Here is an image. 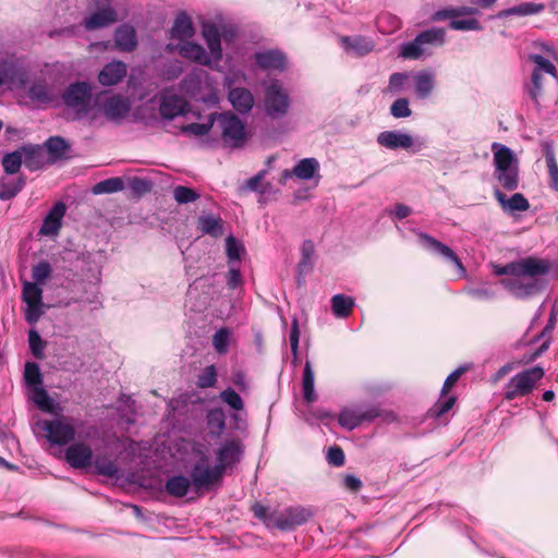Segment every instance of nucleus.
<instances>
[{
	"label": "nucleus",
	"mask_w": 558,
	"mask_h": 558,
	"mask_svg": "<svg viewBox=\"0 0 558 558\" xmlns=\"http://www.w3.org/2000/svg\"><path fill=\"white\" fill-rule=\"evenodd\" d=\"M550 263L537 257H526L515 262V278H506L501 283L517 296H524L534 293L536 284L533 281L539 276L547 274Z\"/></svg>",
	"instance_id": "1"
},
{
	"label": "nucleus",
	"mask_w": 558,
	"mask_h": 558,
	"mask_svg": "<svg viewBox=\"0 0 558 558\" xmlns=\"http://www.w3.org/2000/svg\"><path fill=\"white\" fill-rule=\"evenodd\" d=\"M494 179L507 191L519 186V160L508 146L494 142L492 144Z\"/></svg>",
	"instance_id": "2"
},
{
	"label": "nucleus",
	"mask_w": 558,
	"mask_h": 558,
	"mask_svg": "<svg viewBox=\"0 0 558 558\" xmlns=\"http://www.w3.org/2000/svg\"><path fill=\"white\" fill-rule=\"evenodd\" d=\"M445 29L440 27L421 32L412 41L401 45L399 57L404 60H418L432 48L441 46L445 43Z\"/></svg>",
	"instance_id": "3"
},
{
	"label": "nucleus",
	"mask_w": 558,
	"mask_h": 558,
	"mask_svg": "<svg viewBox=\"0 0 558 558\" xmlns=\"http://www.w3.org/2000/svg\"><path fill=\"white\" fill-rule=\"evenodd\" d=\"M290 96L278 81H271L265 89L264 106L266 114L272 120L283 118L290 108Z\"/></svg>",
	"instance_id": "4"
},
{
	"label": "nucleus",
	"mask_w": 558,
	"mask_h": 558,
	"mask_svg": "<svg viewBox=\"0 0 558 558\" xmlns=\"http://www.w3.org/2000/svg\"><path fill=\"white\" fill-rule=\"evenodd\" d=\"M221 136L227 146L240 148L246 143L244 123L232 112L216 113Z\"/></svg>",
	"instance_id": "5"
},
{
	"label": "nucleus",
	"mask_w": 558,
	"mask_h": 558,
	"mask_svg": "<svg viewBox=\"0 0 558 558\" xmlns=\"http://www.w3.org/2000/svg\"><path fill=\"white\" fill-rule=\"evenodd\" d=\"M93 89L87 82L70 84L62 93V100L69 108L74 109L77 116L87 114L90 109Z\"/></svg>",
	"instance_id": "6"
},
{
	"label": "nucleus",
	"mask_w": 558,
	"mask_h": 558,
	"mask_svg": "<svg viewBox=\"0 0 558 558\" xmlns=\"http://www.w3.org/2000/svg\"><path fill=\"white\" fill-rule=\"evenodd\" d=\"M222 476L221 466H211L209 458L204 453L193 464L190 471V480L196 490L209 488L210 486L219 483L222 480Z\"/></svg>",
	"instance_id": "7"
},
{
	"label": "nucleus",
	"mask_w": 558,
	"mask_h": 558,
	"mask_svg": "<svg viewBox=\"0 0 558 558\" xmlns=\"http://www.w3.org/2000/svg\"><path fill=\"white\" fill-rule=\"evenodd\" d=\"M311 517V512L302 507H289L283 511H274L270 514L271 527L280 531L293 530L305 523Z\"/></svg>",
	"instance_id": "8"
},
{
	"label": "nucleus",
	"mask_w": 558,
	"mask_h": 558,
	"mask_svg": "<svg viewBox=\"0 0 558 558\" xmlns=\"http://www.w3.org/2000/svg\"><path fill=\"white\" fill-rule=\"evenodd\" d=\"M43 428L47 432V439L54 445H65L74 439V426L64 418L45 421Z\"/></svg>",
	"instance_id": "9"
},
{
	"label": "nucleus",
	"mask_w": 558,
	"mask_h": 558,
	"mask_svg": "<svg viewBox=\"0 0 558 558\" xmlns=\"http://www.w3.org/2000/svg\"><path fill=\"white\" fill-rule=\"evenodd\" d=\"M379 416H381V411L377 407H372L363 412L347 408L339 413L338 423L343 428L352 430L363 422H371Z\"/></svg>",
	"instance_id": "10"
},
{
	"label": "nucleus",
	"mask_w": 558,
	"mask_h": 558,
	"mask_svg": "<svg viewBox=\"0 0 558 558\" xmlns=\"http://www.w3.org/2000/svg\"><path fill=\"white\" fill-rule=\"evenodd\" d=\"M189 111L187 101L180 95L165 93L160 98L159 112L163 119L172 120Z\"/></svg>",
	"instance_id": "11"
},
{
	"label": "nucleus",
	"mask_w": 558,
	"mask_h": 558,
	"mask_svg": "<svg viewBox=\"0 0 558 558\" xmlns=\"http://www.w3.org/2000/svg\"><path fill=\"white\" fill-rule=\"evenodd\" d=\"M131 105L128 98L113 95L105 99L101 106L104 116L109 121H120L130 112Z\"/></svg>",
	"instance_id": "12"
},
{
	"label": "nucleus",
	"mask_w": 558,
	"mask_h": 558,
	"mask_svg": "<svg viewBox=\"0 0 558 558\" xmlns=\"http://www.w3.org/2000/svg\"><path fill=\"white\" fill-rule=\"evenodd\" d=\"M65 460L74 469H86L92 466L93 450L84 442L73 444L65 450Z\"/></svg>",
	"instance_id": "13"
},
{
	"label": "nucleus",
	"mask_w": 558,
	"mask_h": 558,
	"mask_svg": "<svg viewBox=\"0 0 558 558\" xmlns=\"http://www.w3.org/2000/svg\"><path fill=\"white\" fill-rule=\"evenodd\" d=\"M242 453V445L239 440L232 439L226 441L217 450V466H221V474L223 475L226 469L240 460Z\"/></svg>",
	"instance_id": "14"
},
{
	"label": "nucleus",
	"mask_w": 558,
	"mask_h": 558,
	"mask_svg": "<svg viewBox=\"0 0 558 558\" xmlns=\"http://www.w3.org/2000/svg\"><path fill=\"white\" fill-rule=\"evenodd\" d=\"M254 59L262 70L283 71L287 66L286 54L277 49L256 52Z\"/></svg>",
	"instance_id": "15"
},
{
	"label": "nucleus",
	"mask_w": 558,
	"mask_h": 558,
	"mask_svg": "<svg viewBox=\"0 0 558 558\" xmlns=\"http://www.w3.org/2000/svg\"><path fill=\"white\" fill-rule=\"evenodd\" d=\"M494 196L506 214L526 211L530 208L529 201L521 193H514L511 197H507L499 189H495Z\"/></svg>",
	"instance_id": "16"
},
{
	"label": "nucleus",
	"mask_w": 558,
	"mask_h": 558,
	"mask_svg": "<svg viewBox=\"0 0 558 558\" xmlns=\"http://www.w3.org/2000/svg\"><path fill=\"white\" fill-rule=\"evenodd\" d=\"M377 143L388 149H409L413 146V137L396 131H384L378 134Z\"/></svg>",
	"instance_id": "17"
},
{
	"label": "nucleus",
	"mask_w": 558,
	"mask_h": 558,
	"mask_svg": "<svg viewBox=\"0 0 558 558\" xmlns=\"http://www.w3.org/2000/svg\"><path fill=\"white\" fill-rule=\"evenodd\" d=\"M480 14L476 8H456V31H481L482 25L476 19Z\"/></svg>",
	"instance_id": "18"
},
{
	"label": "nucleus",
	"mask_w": 558,
	"mask_h": 558,
	"mask_svg": "<svg viewBox=\"0 0 558 558\" xmlns=\"http://www.w3.org/2000/svg\"><path fill=\"white\" fill-rule=\"evenodd\" d=\"M65 214V205L58 202L49 210L40 227L39 233L43 235H56L61 229V220Z\"/></svg>",
	"instance_id": "19"
},
{
	"label": "nucleus",
	"mask_w": 558,
	"mask_h": 558,
	"mask_svg": "<svg viewBox=\"0 0 558 558\" xmlns=\"http://www.w3.org/2000/svg\"><path fill=\"white\" fill-rule=\"evenodd\" d=\"M126 75V65L122 61H112L106 64L99 72L98 81L104 86H112L120 83Z\"/></svg>",
	"instance_id": "20"
},
{
	"label": "nucleus",
	"mask_w": 558,
	"mask_h": 558,
	"mask_svg": "<svg viewBox=\"0 0 558 558\" xmlns=\"http://www.w3.org/2000/svg\"><path fill=\"white\" fill-rule=\"evenodd\" d=\"M24 166L31 171H36L41 169L48 159L45 157V153L41 146L39 145H23L21 146Z\"/></svg>",
	"instance_id": "21"
},
{
	"label": "nucleus",
	"mask_w": 558,
	"mask_h": 558,
	"mask_svg": "<svg viewBox=\"0 0 558 558\" xmlns=\"http://www.w3.org/2000/svg\"><path fill=\"white\" fill-rule=\"evenodd\" d=\"M179 53L189 60H192L202 65H210L211 58L206 50L198 44L192 41H184L178 47Z\"/></svg>",
	"instance_id": "22"
},
{
	"label": "nucleus",
	"mask_w": 558,
	"mask_h": 558,
	"mask_svg": "<svg viewBox=\"0 0 558 558\" xmlns=\"http://www.w3.org/2000/svg\"><path fill=\"white\" fill-rule=\"evenodd\" d=\"M118 21L117 12L112 8H102L85 20L84 26L94 31L109 26Z\"/></svg>",
	"instance_id": "23"
},
{
	"label": "nucleus",
	"mask_w": 558,
	"mask_h": 558,
	"mask_svg": "<svg viewBox=\"0 0 558 558\" xmlns=\"http://www.w3.org/2000/svg\"><path fill=\"white\" fill-rule=\"evenodd\" d=\"M341 44L345 51L363 57L374 49V43L363 36H342Z\"/></svg>",
	"instance_id": "24"
},
{
	"label": "nucleus",
	"mask_w": 558,
	"mask_h": 558,
	"mask_svg": "<svg viewBox=\"0 0 558 558\" xmlns=\"http://www.w3.org/2000/svg\"><path fill=\"white\" fill-rule=\"evenodd\" d=\"M318 169L319 163L315 158H304L294 166L292 171L284 170L282 173V179L286 180L291 175H295L301 180H310L314 177Z\"/></svg>",
	"instance_id": "25"
},
{
	"label": "nucleus",
	"mask_w": 558,
	"mask_h": 558,
	"mask_svg": "<svg viewBox=\"0 0 558 558\" xmlns=\"http://www.w3.org/2000/svg\"><path fill=\"white\" fill-rule=\"evenodd\" d=\"M229 100L234 110L240 113H247L254 105L252 93L243 87H235L229 92Z\"/></svg>",
	"instance_id": "26"
},
{
	"label": "nucleus",
	"mask_w": 558,
	"mask_h": 558,
	"mask_svg": "<svg viewBox=\"0 0 558 558\" xmlns=\"http://www.w3.org/2000/svg\"><path fill=\"white\" fill-rule=\"evenodd\" d=\"M202 35L213 57L216 60H220L222 57V49L218 27L214 23H205L202 26Z\"/></svg>",
	"instance_id": "27"
},
{
	"label": "nucleus",
	"mask_w": 558,
	"mask_h": 558,
	"mask_svg": "<svg viewBox=\"0 0 558 558\" xmlns=\"http://www.w3.org/2000/svg\"><path fill=\"white\" fill-rule=\"evenodd\" d=\"M26 177L20 174L16 179L8 177L0 178V199L9 201L14 198L25 186Z\"/></svg>",
	"instance_id": "28"
},
{
	"label": "nucleus",
	"mask_w": 558,
	"mask_h": 558,
	"mask_svg": "<svg viewBox=\"0 0 558 558\" xmlns=\"http://www.w3.org/2000/svg\"><path fill=\"white\" fill-rule=\"evenodd\" d=\"M45 147L49 155L48 163H54L66 157L70 150L69 143L61 136H51L45 142Z\"/></svg>",
	"instance_id": "29"
},
{
	"label": "nucleus",
	"mask_w": 558,
	"mask_h": 558,
	"mask_svg": "<svg viewBox=\"0 0 558 558\" xmlns=\"http://www.w3.org/2000/svg\"><path fill=\"white\" fill-rule=\"evenodd\" d=\"M194 35V26L191 17L185 13L181 12L177 15L174 23L171 27V37L174 39H189Z\"/></svg>",
	"instance_id": "30"
},
{
	"label": "nucleus",
	"mask_w": 558,
	"mask_h": 558,
	"mask_svg": "<svg viewBox=\"0 0 558 558\" xmlns=\"http://www.w3.org/2000/svg\"><path fill=\"white\" fill-rule=\"evenodd\" d=\"M198 229L213 238H219L223 234V220L219 216L211 214L202 215L197 220Z\"/></svg>",
	"instance_id": "31"
},
{
	"label": "nucleus",
	"mask_w": 558,
	"mask_h": 558,
	"mask_svg": "<svg viewBox=\"0 0 558 558\" xmlns=\"http://www.w3.org/2000/svg\"><path fill=\"white\" fill-rule=\"evenodd\" d=\"M191 485L193 484L190 477L184 475H173L167 478L165 490L172 497L182 498L186 496Z\"/></svg>",
	"instance_id": "32"
},
{
	"label": "nucleus",
	"mask_w": 558,
	"mask_h": 558,
	"mask_svg": "<svg viewBox=\"0 0 558 558\" xmlns=\"http://www.w3.org/2000/svg\"><path fill=\"white\" fill-rule=\"evenodd\" d=\"M114 43L123 51H132L137 45L136 34L132 26L122 25L114 34Z\"/></svg>",
	"instance_id": "33"
},
{
	"label": "nucleus",
	"mask_w": 558,
	"mask_h": 558,
	"mask_svg": "<svg viewBox=\"0 0 558 558\" xmlns=\"http://www.w3.org/2000/svg\"><path fill=\"white\" fill-rule=\"evenodd\" d=\"M545 5L542 3L524 2L519 5L502 10L497 13L496 17L504 19L512 15L527 16L542 12Z\"/></svg>",
	"instance_id": "34"
},
{
	"label": "nucleus",
	"mask_w": 558,
	"mask_h": 558,
	"mask_svg": "<svg viewBox=\"0 0 558 558\" xmlns=\"http://www.w3.org/2000/svg\"><path fill=\"white\" fill-rule=\"evenodd\" d=\"M331 310L336 317L347 318L351 315L354 300L351 296L344 294H336L331 298Z\"/></svg>",
	"instance_id": "35"
},
{
	"label": "nucleus",
	"mask_w": 558,
	"mask_h": 558,
	"mask_svg": "<svg viewBox=\"0 0 558 558\" xmlns=\"http://www.w3.org/2000/svg\"><path fill=\"white\" fill-rule=\"evenodd\" d=\"M206 423L210 435L220 436L226 427V415L222 409L214 408L208 410Z\"/></svg>",
	"instance_id": "36"
},
{
	"label": "nucleus",
	"mask_w": 558,
	"mask_h": 558,
	"mask_svg": "<svg viewBox=\"0 0 558 558\" xmlns=\"http://www.w3.org/2000/svg\"><path fill=\"white\" fill-rule=\"evenodd\" d=\"M418 239H420L421 244L425 248L432 251L435 254L453 259V251L449 246H447V245L442 244L441 242H439L438 240L434 239L433 236H430L426 233H420Z\"/></svg>",
	"instance_id": "37"
},
{
	"label": "nucleus",
	"mask_w": 558,
	"mask_h": 558,
	"mask_svg": "<svg viewBox=\"0 0 558 558\" xmlns=\"http://www.w3.org/2000/svg\"><path fill=\"white\" fill-rule=\"evenodd\" d=\"M32 388L29 398L36 407L44 412L53 411V401L44 389V386H29Z\"/></svg>",
	"instance_id": "38"
},
{
	"label": "nucleus",
	"mask_w": 558,
	"mask_h": 558,
	"mask_svg": "<svg viewBox=\"0 0 558 558\" xmlns=\"http://www.w3.org/2000/svg\"><path fill=\"white\" fill-rule=\"evenodd\" d=\"M92 465L95 468V472L106 477H117L119 469L114 461L107 457L97 456L93 461Z\"/></svg>",
	"instance_id": "39"
},
{
	"label": "nucleus",
	"mask_w": 558,
	"mask_h": 558,
	"mask_svg": "<svg viewBox=\"0 0 558 558\" xmlns=\"http://www.w3.org/2000/svg\"><path fill=\"white\" fill-rule=\"evenodd\" d=\"M23 161L21 147L12 153L5 154L2 158V167L7 174H15L20 171Z\"/></svg>",
	"instance_id": "40"
},
{
	"label": "nucleus",
	"mask_w": 558,
	"mask_h": 558,
	"mask_svg": "<svg viewBox=\"0 0 558 558\" xmlns=\"http://www.w3.org/2000/svg\"><path fill=\"white\" fill-rule=\"evenodd\" d=\"M123 189H124L123 180L119 177H116V178H109V179L98 182L96 185H94L93 193L94 194H110V193L120 192Z\"/></svg>",
	"instance_id": "41"
},
{
	"label": "nucleus",
	"mask_w": 558,
	"mask_h": 558,
	"mask_svg": "<svg viewBox=\"0 0 558 558\" xmlns=\"http://www.w3.org/2000/svg\"><path fill=\"white\" fill-rule=\"evenodd\" d=\"M544 376V369L539 366H533L518 373L510 384H536Z\"/></svg>",
	"instance_id": "42"
},
{
	"label": "nucleus",
	"mask_w": 558,
	"mask_h": 558,
	"mask_svg": "<svg viewBox=\"0 0 558 558\" xmlns=\"http://www.w3.org/2000/svg\"><path fill=\"white\" fill-rule=\"evenodd\" d=\"M22 299L26 304H43V290L36 282L23 283Z\"/></svg>",
	"instance_id": "43"
},
{
	"label": "nucleus",
	"mask_w": 558,
	"mask_h": 558,
	"mask_svg": "<svg viewBox=\"0 0 558 558\" xmlns=\"http://www.w3.org/2000/svg\"><path fill=\"white\" fill-rule=\"evenodd\" d=\"M415 92L418 98H426L434 88L433 77L427 73H420L414 77Z\"/></svg>",
	"instance_id": "44"
},
{
	"label": "nucleus",
	"mask_w": 558,
	"mask_h": 558,
	"mask_svg": "<svg viewBox=\"0 0 558 558\" xmlns=\"http://www.w3.org/2000/svg\"><path fill=\"white\" fill-rule=\"evenodd\" d=\"M315 253L314 243L311 240H305L301 247V260L298 265L300 272L308 271L313 268V256Z\"/></svg>",
	"instance_id": "45"
},
{
	"label": "nucleus",
	"mask_w": 558,
	"mask_h": 558,
	"mask_svg": "<svg viewBox=\"0 0 558 558\" xmlns=\"http://www.w3.org/2000/svg\"><path fill=\"white\" fill-rule=\"evenodd\" d=\"M530 59L534 62L535 69L533 73H537L543 75L544 73L551 75L557 78V70L556 66L545 57L541 54H532Z\"/></svg>",
	"instance_id": "46"
},
{
	"label": "nucleus",
	"mask_w": 558,
	"mask_h": 558,
	"mask_svg": "<svg viewBox=\"0 0 558 558\" xmlns=\"http://www.w3.org/2000/svg\"><path fill=\"white\" fill-rule=\"evenodd\" d=\"M545 159L549 175V186L554 191H558V165L556 161L555 153L551 148L546 149Z\"/></svg>",
	"instance_id": "47"
},
{
	"label": "nucleus",
	"mask_w": 558,
	"mask_h": 558,
	"mask_svg": "<svg viewBox=\"0 0 558 558\" xmlns=\"http://www.w3.org/2000/svg\"><path fill=\"white\" fill-rule=\"evenodd\" d=\"M173 197L179 204H189L197 201L199 194L192 187L177 185L173 189Z\"/></svg>",
	"instance_id": "48"
},
{
	"label": "nucleus",
	"mask_w": 558,
	"mask_h": 558,
	"mask_svg": "<svg viewBox=\"0 0 558 558\" xmlns=\"http://www.w3.org/2000/svg\"><path fill=\"white\" fill-rule=\"evenodd\" d=\"M390 114L396 119L409 118L412 114L408 98L396 99L390 106Z\"/></svg>",
	"instance_id": "49"
},
{
	"label": "nucleus",
	"mask_w": 558,
	"mask_h": 558,
	"mask_svg": "<svg viewBox=\"0 0 558 558\" xmlns=\"http://www.w3.org/2000/svg\"><path fill=\"white\" fill-rule=\"evenodd\" d=\"M28 343H29V349L32 351V354L36 359H43L46 342L41 339V337L37 330L31 329L28 331Z\"/></svg>",
	"instance_id": "50"
},
{
	"label": "nucleus",
	"mask_w": 558,
	"mask_h": 558,
	"mask_svg": "<svg viewBox=\"0 0 558 558\" xmlns=\"http://www.w3.org/2000/svg\"><path fill=\"white\" fill-rule=\"evenodd\" d=\"M215 120H216V113H211L208 117V121L206 123H191V124L185 125L182 129V131L190 132L196 136H203V135H206L210 131Z\"/></svg>",
	"instance_id": "51"
},
{
	"label": "nucleus",
	"mask_w": 558,
	"mask_h": 558,
	"mask_svg": "<svg viewBox=\"0 0 558 558\" xmlns=\"http://www.w3.org/2000/svg\"><path fill=\"white\" fill-rule=\"evenodd\" d=\"M52 272L51 265L47 260H41L32 268V277L36 283L45 282Z\"/></svg>",
	"instance_id": "52"
},
{
	"label": "nucleus",
	"mask_w": 558,
	"mask_h": 558,
	"mask_svg": "<svg viewBox=\"0 0 558 558\" xmlns=\"http://www.w3.org/2000/svg\"><path fill=\"white\" fill-rule=\"evenodd\" d=\"M230 331L228 328H220L213 337V345L219 354L228 351Z\"/></svg>",
	"instance_id": "53"
},
{
	"label": "nucleus",
	"mask_w": 558,
	"mask_h": 558,
	"mask_svg": "<svg viewBox=\"0 0 558 558\" xmlns=\"http://www.w3.org/2000/svg\"><path fill=\"white\" fill-rule=\"evenodd\" d=\"M527 93L532 100L538 105L539 98L543 95V75H539L537 73H532V83L527 87Z\"/></svg>",
	"instance_id": "54"
},
{
	"label": "nucleus",
	"mask_w": 558,
	"mask_h": 558,
	"mask_svg": "<svg viewBox=\"0 0 558 558\" xmlns=\"http://www.w3.org/2000/svg\"><path fill=\"white\" fill-rule=\"evenodd\" d=\"M223 402H226L231 409L240 411L243 409L242 398L233 389L228 388L220 395Z\"/></svg>",
	"instance_id": "55"
},
{
	"label": "nucleus",
	"mask_w": 558,
	"mask_h": 558,
	"mask_svg": "<svg viewBox=\"0 0 558 558\" xmlns=\"http://www.w3.org/2000/svg\"><path fill=\"white\" fill-rule=\"evenodd\" d=\"M24 380L25 384H43L40 368L36 363L25 364Z\"/></svg>",
	"instance_id": "56"
},
{
	"label": "nucleus",
	"mask_w": 558,
	"mask_h": 558,
	"mask_svg": "<svg viewBox=\"0 0 558 558\" xmlns=\"http://www.w3.org/2000/svg\"><path fill=\"white\" fill-rule=\"evenodd\" d=\"M327 461L333 466H342L345 462V456L341 447L332 446L327 453Z\"/></svg>",
	"instance_id": "57"
},
{
	"label": "nucleus",
	"mask_w": 558,
	"mask_h": 558,
	"mask_svg": "<svg viewBox=\"0 0 558 558\" xmlns=\"http://www.w3.org/2000/svg\"><path fill=\"white\" fill-rule=\"evenodd\" d=\"M29 97L41 102L50 101L48 88L44 84H34L29 88Z\"/></svg>",
	"instance_id": "58"
},
{
	"label": "nucleus",
	"mask_w": 558,
	"mask_h": 558,
	"mask_svg": "<svg viewBox=\"0 0 558 558\" xmlns=\"http://www.w3.org/2000/svg\"><path fill=\"white\" fill-rule=\"evenodd\" d=\"M533 388L534 386H510V389L505 393V398L509 401L524 398L532 392Z\"/></svg>",
	"instance_id": "59"
},
{
	"label": "nucleus",
	"mask_w": 558,
	"mask_h": 558,
	"mask_svg": "<svg viewBox=\"0 0 558 558\" xmlns=\"http://www.w3.org/2000/svg\"><path fill=\"white\" fill-rule=\"evenodd\" d=\"M453 407V396L448 397L445 401H438L428 410L430 416L439 417Z\"/></svg>",
	"instance_id": "60"
},
{
	"label": "nucleus",
	"mask_w": 558,
	"mask_h": 558,
	"mask_svg": "<svg viewBox=\"0 0 558 558\" xmlns=\"http://www.w3.org/2000/svg\"><path fill=\"white\" fill-rule=\"evenodd\" d=\"M408 78H409V75L407 73H401V72L392 73L389 77L388 90L389 92H400Z\"/></svg>",
	"instance_id": "61"
},
{
	"label": "nucleus",
	"mask_w": 558,
	"mask_h": 558,
	"mask_svg": "<svg viewBox=\"0 0 558 558\" xmlns=\"http://www.w3.org/2000/svg\"><path fill=\"white\" fill-rule=\"evenodd\" d=\"M27 308L25 311V319L28 324H36L41 315L44 314V311L41 310L43 304H26Z\"/></svg>",
	"instance_id": "62"
},
{
	"label": "nucleus",
	"mask_w": 558,
	"mask_h": 558,
	"mask_svg": "<svg viewBox=\"0 0 558 558\" xmlns=\"http://www.w3.org/2000/svg\"><path fill=\"white\" fill-rule=\"evenodd\" d=\"M252 511L255 518L263 520L267 526L271 527V521H270V514L269 509L258 502L254 504L252 506Z\"/></svg>",
	"instance_id": "63"
},
{
	"label": "nucleus",
	"mask_w": 558,
	"mask_h": 558,
	"mask_svg": "<svg viewBox=\"0 0 558 558\" xmlns=\"http://www.w3.org/2000/svg\"><path fill=\"white\" fill-rule=\"evenodd\" d=\"M266 173H267L266 170H262L258 173H256L254 177L248 179L246 181V187L254 192L264 193L265 190L262 187V181L264 180Z\"/></svg>",
	"instance_id": "64"
}]
</instances>
